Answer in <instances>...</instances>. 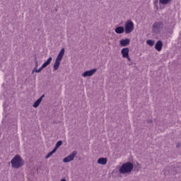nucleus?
I'll return each mask as SVG.
<instances>
[{
  "instance_id": "nucleus-1",
  "label": "nucleus",
  "mask_w": 181,
  "mask_h": 181,
  "mask_svg": "<svg viewBox=\"0 0 181 181\" xmlns=\"http://www.w3.org/2000/svg\"><path fill=\"white\" fill-rule=\"evenodd\" d=\"M11 166L13 169H19V168H22L23 165H25V161L23 158L21 157L19 155H16L11 160Z\"/></svg>"
},
{
  "instance_id": "nucleus-2",
  "label": "nucleus",
  "mask_w": 181,
  "mask_h": 181,
  "mask_svg": "<svg viewBox=\"0 0 181 181\" xmlns=\"http://www.w3.org/2000/svg\"><path fill=\"white\" fill-rule=\"evenodd\" d=\"M134 170V163L131 162H127L122 165L119 168V173L120 175H127V173H131Z\"/></svg>"
},
{
  "instance_id": "nucleus-3",
  "label": "nucleus",
  "mask_w": 181,
  "mask_h": 181,
  "mask_svg": "<svg viewBox=\"0 0 181 181\" xmlns=\"http://www.w3.org/2000/svg\"><path fill=\"white\" fill-rule=\"evenodd\" d=\"M134 30V23L129 20L125 23L124 32L127 35H129Z\"/></svg>"
},
{
  "instance_id": "nucleus-4",
  "label": "nucleus",
  "mask_w": 181,
  "mask_h": 181,
  "mask_svg": "<svg viewBox=\"0 0 181 181\" xmlns=\"http://www.w3.org/2000/svg\"><path fill=\"white\" fill-rule=\"evenodd\" d=\"M76 155L77 151H73L72 153L63 159L64 163H69V162H71V160H73L74 158H76Z\"/></svg>"
},
{
  "instance_id": "nucleus-5",
  "label": "nucleus",
  "mask_w": 181,
  "mask_h": 181,
  "mask_svg": "<svg viewBox=\"0 0 181 181\" xmlns=\"http://www.w3.org/2000/svg\"><path fill=\"white\" fill-rule=\"evenodd\" d=\"M160 28H163V22H156L153 25V33H156L158 30L160 29Z\"/></svg>"
},
{
  "instance_id": "nucleus-6",
  "label": "nucleus",
  "mask_w": 181,
  "mask_h": 181,
  "mask_svg": "<svg viewBox=\"0 0 181 181\" xmlns=\"http://www.w3.org/2000/svg\"><path fill=\"white\" fill-rule=\"evenodd\" d=\"M97 72V69H93L89 71H86L82 74V77H91L94 73Z\"/></svg>"
},
{
  "instance_id": "nucleus-7",
  "label": "nucleus",
  "mask_w": 181,
  "mask_h": 181,
  "mask_svg": "<svg viewBox=\"0 0 181 181\" xmlns=\"http://www.w3.org/2000/svg\"><path fill=\"white\" fill-rule=\"evenodd\" d=\"M130 42L131 40H129V38L123 39L119 41V45L121 47H125L128 46V45H129Z\"/></svg>"
},
{
  "instance_id": "nucleus-8",
  "label": "nucleus",
  "mask_w": 181,
  "mask_h": 181,
  "mask_svg": "<svg viewBox=\"0 0 181 181\" xmlns=\"http://www.w3.org/2000/svg\"><path fill=\"white\" fill-rule=\"evenodd\" d=\"M121 53L122 54V57L124 58L128 57V56H129V48L128 47L123 48L121 50Z\"/></svg>"
},
{
  "instance_id": "nucleus-9",
  "label": "nucleus",
  "mask_w": 181,
  "mask_h": 181,
  "mask_svg": "<svg viewBox=\"0 0 181 181\" xmlns=\"http://www.w3.org/2000/svg\"><path fill=\"white\" fill-rule=\"evenodd\" d=\"M115 32L117 35H122V33L125 32V28H124L122 26H118L115 28Z\"/></svg>"
},
{
  "instance_id": "nucleus-10",
  "label": "nucleus",
  "mask_w": 181,
  "mask_h": 181,
  "mask_svg": "<svg viewBox=\"0 0 181 181\" xmlns=\"http://www.w3.org/2000/svg\"><path fill=\"white\" fill-rule=\"evenodd\" d=\"M163 46V43L162 41L158 40L155 45L156 50H158V52H160L162 50V47Z\"/></svg>"
},
{
  "instance_id": "nucleus-11",
  "label": "nucleus",
  "mask_w": 181,
  "mask_h": 181,
  "mask_svg": "<svg viewBox=\"0 0 181 181\" xmlns=\"http://www.w3.org/2000/svg\"><path fill=\"white\" fill-rule=\"evenodd\" d=\"M43 97H45V95H42L38 100H37L33 107H34V108H37V107H39V105H40V103H42V100H43Z\"/></svg>"
},
{
  "instance_id": "nucleus-12",
  "label": "nucleus",
  "mask_w": 181,
  "mask_h": 181,
  "mask_svg": "<svg viewBox=\"0 0 181 181\" xmlns=\"http://www.w3.org/2000/svg\"><path fill=\"white\" fill-rule=\"evenodd\" d=\"M63 56H64V48H62L61 49V51L57 55L56 60H58L59 62H62V59H63Z\"/></svg>"
},
{
  "instance_id": "nucleus-13",
  "label": "nucleus",
  "mask_w": 181,
  "mask_h": 181,
  "mask_svg": "<svg viewBox=\"0 0 181 181\" xmlns=\"http://www.w3.org/2000/svg\"><path fill=\"white\" fill-rule=\"evenodd\" d=\"M107 158H100L98 160V163L99 165H107Z\"/></svg>"
},
{
  "instance_id": "nucleus-14",
  "label": "nucleus",
  "mask_w": 181,
  "mask_h": 181,
  "mask_svg": "<svg viewBox=\"0 0 181 181\" xmlns=\"http://www.w3.org/2000/svg\"><path fill=\"white\" fill-rule=\"evenodd\" d=\"M52 60H53V58L52 57H49L47 60L42 64V67H47V66L52 63Z\"/></svg>"
},
{
  "instance_id": "nucleus-15",
  "label": "nucleus",
  "mask_w": 181,
  "mask_h": 181,
  "mask_svg": "<svg viewBox=\"0 0 181 181\" xmlns=\"http://www.w3.org/2000/svg\"><path fill=\"white\" fill-rule=\"evenodd\" d=\"M60 62L61 61H59L57 59L55 60V62L54 64V70H58L59 69V67L60 66Z\"/></svg>"
},
{
  "instance_id": "nucleus-16",
  "label": "nucleus",
  "mask_w": 181,
  "mask_h": 181,
  "mask_svg": "<svg viewBox=\"0 0 181 181\" xmlns=\"http://www.w3.org/2000/svg\"><path fill=\"white\" fill-rule=\"evenodd\" d=\"M62 145H63V141H57L54 149L55 151H57V149H59V148H60V146H62Z\"/></svg>"
},
{
  "instance_id": "nucleus-17",
  "label": "nucleus",
  "mask_w": 181,
  "mask_h": 181,
  "mask_svg": "<svg viewBox=\"0 0 181 181\" xmlns=\"http://www.w3.org/2000/svg\"><path fill=\"white\" fill-rule=\"evenodd\" d=\"M172 0H159V4L161 5H168Z\"/></svg>"
},
{
  "instance_id": "nucleus-18",
  "label": "nucleus",
  "mask_w": 181,
  "mask_h": 181,
  "mask_svg": "<svg viewBox=\"0 0 181 181\" xmlns=\"http://www.w3.org/2000/svg\"><path fill=\"white\" fill-rule=\"evenodd\" d=\"M53 153H56V150H54V148L51 152L47 153V155L45 156V159H49V158H50Z\"/></svg>"
},
{
  "instance_id": "nucleus-19",
  "label": "nucleus",
  "mask_w": 181,
  "mask_h": 181,
  "mask_svg": "<svg viewBox=\"0 0 181 181\" xmlns=\"http://www.w3.org/2000/svg\"><path fill=\"white\" fill-rule=\"evenodd\" d=\"M147 45H148V46H153V45H155V41L152 40H148L146 41Z\"/></svg>"
},
{
  "instance_id": "nucleus-20",
  "label": "nucleus",
  "mask_w": 181,
  "mask_h": 181,
  "mask_svg": "<svg viewBox=\"0 0 181 181\" xmlns=\"http://www.w3.org/2000/svg\"><path fill=\"white\" fill-rule=\"evenodd\" d=\"M45 68V67H43V65H42V66L39 69H36V70H34V72L35 71V73H40L42 70H43V69Z\"/></svg>"
},
{
  "instance_id": "nucleus-21",
  "label": "nucleus",
  "mask_w": 181,
  "mask_h": 181,
  "mask_svg": "<svg viewBox=\"0 0 181 181\" xmlns=\"http://www.w3.org/2000/svg\"><path fill=\"white\" fill-rule=\"evenodd\" d=\"M39 66V63L37 62V60L35 61V66L34 68V69L32 71V74H33V73H35V70H36V69H37V67Z\"/></svg>"
},
{
  "instance_id": "nucleus-22",
  "label": "nucleus",
  "mask_w": 181,
  "mask_h": 181,
  "mask_svg": "<svg viewBox=\"0 0 181 181\" xmlns=\"http://www.w3.org/2000/svg\"><path fill=\"white\" fill-rule=\"evenodd\" d=\"M158 2H159V0H154L153 4L156 6V5H158Z\"/></svg>"
},
{
  "instance_id": "nucleus-23",
  "label": "nucleus",
  "mask_w": 181,
  "mask_h": 181,
  "mask_svg": "<svg viewBox=\"0 0 181 181\" xmlns=\"http://www.w3.org/2000/svg\"><path fill=\"white\" fill-rule=\"evenodd\" d=\"M124 59H127L129 62H131V58L129 57V55H128V57H124Z\"/></svg>"
},
{
  "instance_id": "nucleus-24",
  "label": "nucleus",
  "mask_w": 181,
  "mask_h": 181,
  "mask_svg": "<svg viewBox=\"0 0 181 181\" xmlns=\"http://www.w3.org/2000/svg\"><path fill=\"white\" fill-rule=\"evenodd\" d=\"M176 146L177 148H180V144H177Z\"/></svg>"
},
{
  "instance_id": "nucleus-25",
  "label": "nucleus",
  "mask_w": 181,
  "mask_h": 181,
  "mask_svg": "<svg viewBox=\"0 0 181 181\" xmlns=\"http://www.w3.org/2000/svg\"><path fill=\"white\" fill-rule=\"evenodd\" d=\"M60 181H66V179L63 178Z\"/></svg>"
},
{
  "instance_id": "nucleus-26",
  "label": "nucleus",
  "mask_w": 181,
  "mask_h": 181,
  "mask_svg": "<svg viewBox=\"0 0 181 181\" xmlns=\"http://www.w3.org/2000/svg\"><path fill=\"white\" fill-rule=\"evenodd\" d=\"M148 122H152V120H149Z\"/></svg>"
}]
</instances>
